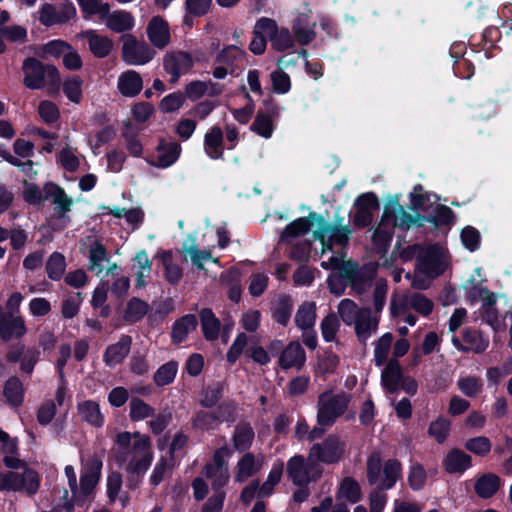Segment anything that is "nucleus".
<instances>
[{"instance_id": "nucleus-1", "label": "nucleus", "mask_w": 512, "mask_h": 512, "mask_svg": "<svg viewBox=\"0 0 512 512\" xmlns=\"http://www.w3.org/2000/svg\"><path fill=\"white\" fill-rule=\"evenodd\" d=\"M23 84L30 90L43 89L48 86L51 91H58L61 78L58 69L52 64H44L35 57H27L22 64Z\"/></svg>"}, {"instance_id": "nucleus-2", "label": "nucleus", "mask_w": 512, "mask_h": 512, "mask_svg": "<svg viewBox=\"0 0 512 512\" xmlns=\"http://www.w3.org/2000/svg\"><path fill=\"white\" fill-rule=\"evenodd\" d=\"M346 451V443L337 434H329L322 442L314 443L309 449L311 468L315 466L323 471L320 463L337 464L343 458Z\"/></svg>"}, {"instance_id": "nucleus-3", "label": "nucleus", "mask_w": 512, "mask_h": 512, "mask_svg": "<svg viewBox=\"0 0 512 512\" xmlns=\"http://www.w3.org/2000/svg\"><path fill=\"white\" fill-rule=\"evenodd\" d=\"M350 395L341 392L331 394L323 392L317 401V424L320 426H333L337 419L343 416L348 409Z\"/></svg>"}, {"instance_id": "nucleus-4", "label": "nucleus", "mask_w": 512, "mask_h": 512, "mask_svg": "<svg viewBox=\"0 0 512 512\" xmlns=\"http://www.w3.org/2000/svg\"><path fill=\"white\" fill-rule=\"evenodd\" d=\"M286 474L295 486H308L321 478L322 470L315 466L311 468L309 455L305 460L303 455L296 454L287 461Z\"/></svg>"}, {"instance_id": "nucleus-5", "label": "nucleus", "mask_w": 512, "mask_h": 512, "mask_svg": "<svg viewBox=\"0 0 512 512\" xmlns=\"http://www.w3.org/2000/svg\"><path fill=\"white\" fill-rule=\"evenodd\" d=\"M318 218V230L314 231L315 239L319 240L325 247L328 245L330 248L333 244L345 246L349 242L350 235L352 233L348 225L342 226V218L339 219L337 225L326 222L325 218L313 212L312 216Z\"/></svg>"}, {"instance_id": "nucleus-6", "label": "nucleus", "mask_w": 512, "mask_h": 512, "mask_svg": "<svg viewBox=\"0 0 512 512\" xmlns=\"http://www.w3.org/2000/svg\"><path fill=\"white\" fill-rule=\"evenodd\" d=\"M263 108H260L250 126V130L257 135L269 139L275 130V120L280 115V107L272 96L262 101Z\"/></svg>"}, {"instance_id": "nucleus-7", "label": "nucleus", "mask_w": 512, "mask_h": 512, "mask_svg": "<svg viewBox=\"0 0 512 512\" xmlns=\"http://www.w3.org/2000/svg\"><path fill=\"white\" fill-rule=\"evenodd\" d=\"M122 59L129 65H144L150 62L156 52L146 42H139L132 34H123L121 36Z\"/></svg>"}, {"instance_id": "nucleus-8", "label": "nucleus", "mask_w": 512, "mask_h": 512, "mask_svg": "<svg viewBox=\"0 0 512 512\" xmlns=\"http://www.w3.org/2000/svg\"><path fill=\"white\" fill-rule=\"evenodd\" d=\"M43 192L47 194L48 199H52V204L55 205L53 218L63 220L64 223L61 227H52L53 230H61L70 222L67 213L71 210L73 199L67 195L64 188L59 186L53 181H47L43 185Z\"/></svg>"}, {"instance_id": "nucleus-9", "label": "nucleus", "mask_w": 512, "mask_h": 512, "mask_svg": "<svg viewBox=\"0 0 512 512\" xmlns=\"http://www.w3.org/2000/svg\"><path fill=\"white\" fill-rule=\"evenodd\" d=\"M76 16V8L70 0H66L57 8L50 3H44L39 9V22L51 27L58 24H65Z\"/></svg>"}, {"instance_id": "nucleus-10", "label": "nucleus", "mask_w": 512, "mask_h": 512, "mask_svg": "<svg viewBox=\"0 0 512 512\" xmlns=\"http://www.w3.org/2000/svg\"><path fill=\"white\" fill-rule=\"evenodd\" d=\"M193 65L192 55L186 51L168 52L163 58V68L171 76V83H176L183 73L192 69Z\"/></svg>"}, {"instance_id": "nucleus-11", "label": "nucleus", "mask_w": 512, "mask_h": 512, "mask_svg": "<svg viewBox=\"0 0 512 512\" xmlns=\"http://www.w3.org/2000/svg\"><path fill=\"white\" fill-rule=\"evenodd\" d=\"M155 150L157 156L147 162L153 167L166 169L178 161L182 147L177 141L167 142L166 139L160 138Z\"/></svg>"}, {"instance_id": "nucleus-12", "label": "nucleus", "mask_w": 512, "mask_h": 512, "mask_svg": "<svg viewBox=\"0 0 512 512\" xmlns=\"http://www.w3.org/2000/svg\"><path fill=\"white\" fill-rule=\"evenodd\" d=\"M27 333V327L21 316L6 315L0 305V339L9 342L20 339Z\"/></svg>"}, {"instance_id": "nucleus-13", "label": "nucleus", "mask_w": 512, "mask_h": 512, "mask_svg": "<svg viewBox=\"0 0 512 512\" xmlns=\"http://www.w3.org/2000/svg\"><path fill=\"white\" fill-rule=\"evenodd\" d=\"M146 33L151 44L158 49H164L171 40L170 27L162 16H154L146 27Z\"/></svg>"}, {"instance_id": "nucleus-14", "label": "nucleus", "mask_w": 512, "mask_h": 512, "mask_svg": "<svg viewBox=\"0 0 512 512\" xmlns=\"http://www.w3.org/2000/svg\"><path fill=\"white\" fill-rule=\"evenodd\" d=\"M102 460L97 456L89 458L81 472L79 489L84 494H92L101 477Z\"/></svg>"}, {"instance_id": "nucleus-15", "label": "nucleus", "mask_w": 512, "mask_h": 512, "mask_svg": "<svg viewBox=\"0 0 512 512\" xmlns=\"http://www.w3.org/2000/svg\"><path fill=\"white\" fill-rule=\"evenodd\" d=\"M442 467L448 474H463L472 467V457L459 448H452L444 457Z\"/></svg>"}, {"instance_id": "nucleus-16", "label": "nucleus", "mask_w": 512, "mask_h": 512, "mask_svg": "<svg viewBox=\"0 0 512 512\" xmlns=\"http://www.w3.org/2000/svg\"><path fill=\"white\" fill-rule=\"evenodd\" d=\"M132 344V337L130 335L123 334L118 342L108 345L104 354L103 361L109 367H115L121 364L124 359L128 356Z\"/></svg>"}, {"instance_id": "nucleus-17", "label": "nucleus", "mask_w": 512, "mask_h": 512, "mask_svg": "<svg viewBox=\"0 0 512 512\" xmlns=\"http://www.w3.org/2000/svg\"><path fill=\"white\" fill-rule=\"evenodd\" d=\"M417 262L420 271L431 279L439 277L445 271L440 255L435 248H429L418 257Z\"/></svg>"}, {"instance_id": "nucleus-18", "label": "nucleus", "mask_w": 512, "mask_h": 512, "mask_svg": "<svg viewBox=\"0 0 512 512\" xmlns=\"http://www.w3.org/2000/svg\"><path fill=\"white\" fill-rule=\"evenodd\" d=\"M2 395L10 408H19L24 403L25 389L21 379L10 376L3 384Z\"/></svg>"}, {"instance_id": "nucleus-19", "label": "nucleus", "mask_w": 512, "mask_h": 512, "mask_svg": "<svg viewBox=\"0 0 512 512\" xmlns=\"http://www.w3.org/2000/svg\"><path fill=\"white\" fill-rule=\"evenodd\" d=\"M306 360L305 350L297 341L290 342L280 353L279 366L288 370L292 367L301 368Z\"/></svg>"}, {"instance_id": "nucleus-20", "label": "nucleus", "mask_w": 512, "mask_h": 512, "mask_svg": "<svg viewBox=\"0 0 512 512\" xmlns=\"http://www.w3.org/2000/svg\"><path fill=\"white\" fill-rule=\"evenodd\" d=\"M204 152L212 160L224 159L223 131L213 126L204 135Z\"/></svg>"}, {"instance_id": "nucleus-21", "label": "nucleus", "mask_w": 512, "mask_h": 512, "mask_svg": "<svg viewBox=\"0 0 512 512\" xmlns=\"http://www.w3.org/2000/svg\"><path fill=\"white\" fill-rule=\"evenodd\" d=\"M313 212H310L307 217H300L286 225L280 234V240L284 243H289L292 239L306 234L314 222L318 223L317 217H311Z\"/></svg>"}, {"instance_id": "nucleus-22", "label": "nucleus", "mask_w": 512, "mask_h": 512, "mask_svg": "<svg viewBox=\"0 0 512 512\" xmlns=\"http://www.w3.org/2000/svg\"><path fill=\"white\" fill-rule=\"evenodd\" d=\"M502 485V479L495 473L488 472L479 476L474 484V491L481 499L493 497Z\"/></svg>"}, {"instance_id": "nucleus-23", "label": "nucleus", "mask_w": 512, "mask_h": 512, "mask_svg": "<svg viewBox=\"0 0 512 512\" xmlns=\"http://www.w3.org/2000/svg\"><path fill=\"white\" fill-rule=\"evenodd\" d=\"M418 217L422 222L431 223L435 228L447 227L450 229L456 222L454 211L444 204H437L432 214L418 215Z\"/></svg>"}, {"instance_id": "nucleus-24", "label": "nucleus", "mask_w": 512, "mask_h": 512, "mask_svg": "<svg viewBox=\"0 0 512 512\" xmlns=\"http://www.w3.org/2000/svg\"><path fill=\"white\" fill-rule=\"evenodd\" d=\"M403 375L402 367L398 360H390L381 374V384L384 390L390 394L396 393Z\"/></svg>"}, {"instance_id": "nucleus-25", "label": "nucleus", "mask_w": 512, "mask_h": 512, "mask_svg": "<svg viewBox=\"0 0 512 512\" xmlns=\"http://www.w3.org/2000/svg\"><path fill=\"white\" fill-rule=\"evenodd\" d=\"M155 257L160 260L164 267L166 281L172 286L178 285L183 277V270L178 264L173 263L172 251L159 249Z\"/></svg>"}, {"instance_id": "nucleus-26", "label": "nucleus", "mask_w": 512, "mask_h": 512, "mask_svg": "<svg viewBox=\"0 0 512 512\" xmlns=\"http://www.w3.org/2000/svg\"><path fill=\"white\" fill-rule=\"evenodd\" d=\"M402 464L396 458L388 459L383 464V479L377 483L380 491L390 490L395 487L397 481L402 477Z\"/></svg>"}, {"instance_id": "nucleus-27", "label": "nucleus", "mask_w": 512, "mask_h": 512, "mask_svg": "<svg viewBox=\"0 0 512 512\" xmlns=\"http://www.w3.org/2000/svg\"><path fill=\"white\" fill-rule=\"evenodd\" d=\"M117 86L123 96L135 97L143 88V80L138 72L127 70L119 76Z\"/></svg>"}, {"instance_id": "nucleus-28", "label": "nucleus", "mask_w": 512, "mask_h": 512, "mask_svg": "<svg viewBox=\"0 0 512 512\" xmlns=\"http://www.w3.org/2000/svg\"><path fill=\"white\" fill-rule=\"evenodd\" d=\"M235 469L234 481L236 483H243L260 471L261 464L256 461V457L252 452H245L238 460Z\"/></svg>"}, {"instance_id": "nucleus-29", "label": "nucleus", "mask_w": 512, "mask_h": 512, "mask_svg": "<svg viewBox=\"0 0 512 512\" xmlns=\"http://www.w3.org/2000/svg\"><path fill=\"white\" fill-rule=\"evenodd\" d=\"M87 38L89 50L94 57L102 59L107 57L113 49V41L107 36L98 34L94 30H89L85 33Z\"/></svg>"}, {"instance_id": "nucleus-30", "label": "nucleus", "mask_w": 512, "mask_h": 512, "mask_svg": "<svg viewBox=\"0 0 512 512\" xmlns=\"http://www.w3.org/2000/svg\"><path fill=\"white\" fill-rule=\"evenodd\" d=\"M254 437L255 432L250 423H239L236 425L232 436L234 449L239 453L248 451L253 444Z\"/></svg>"}, {"instance_id": "nucleus-31", "label": "nucleus", "mask_w": 512, "mask_h": 512, "mask_svg": "<svg viewBox=\"0 0 512 512\" xmlns=\"http://www.w3.org/2000/svg\"><path fill=\"white\" fill-rule=\"evenodd\" d=\"M198 326V319L194 314H186L178 318L172 325L171 339L174 344L182 343Z\"/></svg>"}, {"instance_id": "nucleus-32", "label": "nucleus", "mask_w": 512, "mask_h": 512, "mask_svg": "<svg viewBox=\"0 0 512 512\" xmlns=\"http://www.w3.org/2000/svg\"><path fill=\"white\" fill-rule=\"evenodd\" d=\"M77 408L83 421L96 428H101L104 425L105 418L100 411V405L96 401L85 400L78 403Z\"/></svg>"}, {"instance_id": "nucleus-33", "label": "nucleus", "mask_w": 512, "mask_h": 512, "mask_svg": "<svg viewBox=\"0 0 512 512\" xmlns=\"http://www.w3.org/2000/svg\"><path fill=\"white\" fill-rule=\"evenodd\" d=\"M203 336L207 341H215L219 337L221 322L211 308H203L199 313Z\"/></svg>"}, {"instance_id": "nucleus-34", "label": "nucleus", "mask_w": 512, "mask_h": 512, "mask_svg": "<svg viewBox=\"0 0 512 512\" xmlns=\"http://www.w3.org/2000/svg\"><path fill=\"white\" fill-rule=\"evenodd\" d=\"M135 25L134 17L130 12L117 10L108 15L106 26L115 33H124L133 29Z\"/></svg>"}, {"instance_id": "nucleus-35", "label": "nucleus", "mask_w": 512, "mask_h": 512, "mask_svg": "<svg viewBox=\"0 0 512 512\" xmlns=\"http://www.w3.org/2000/svg\"><path fill=\"white\" fill-rule=\"evenodd\" d=\"M292 311L293 301L291 296L282 294L271 308L272 319L279 325L286 327L289 324Z\"/></svg>"}, {"instance_id": "nucleus-36", "label": "nucleus", "mask_w": 512, "mask_h": 512, "mask_svg": "<svg viewBox=\"0 0 512 512\" xmlns=\"http://www.w3.org/2000/svg\"><path fill=\"white\" fill-rule=\"evenodd\" d=\"M225 386L223 381H215L204 387L199 404L206 409L216 406L224 396Z\"/></svg>"}, {"instance_id": "nucleus-37", "label": "nucleus", "mask_w": 512, "mask_h": 512, "mask_svg": "<svg viewBox=\"0 0 512 512\" xmlns=\"http://www.w3.org/2000/svg\"><path fill=\"white\" fill-rule=\"evenodd\" d=\"M316 322V304L315 302L305 301L297 309L295 315V325L301 330L312 329Z\"/></svg>"}, {"instance_id": "nucleus-38", "label": "nucleus", "mask_w": 512, "mask_h": 512, "mask_svg": "<svg viewBox=\"0 0 512 512\" xmlns=\"http://www.w3.org/2000/svg\"><path fill=\"white\" fill-rule=\"evenodd\" d=\"M462 338L468 352L481 354L489 346V339L484 337L482 333L476 329L465 328L462 333Z\"/></svg>"}, {"instance_id": "nucleus-39", "label": "nucleus", "mask_w": 512, "mask_h": 512, "mask_svg": "<svg viewBox=\"0 0 512 512\" xmlns=\"http://www.w3.org/2000/svg\"><path fill=\"white\" fill-rule=\"evenodd\" d=\"M361 487L353 477H345L339 486L337 499L344 498L349 503L355 504L361 500Z\"/></svg>"}, {"instance_id": "nucleus-40", "label": "nucleus", "mask_w": 512, "mask_h": 512, "mask_svg": "<svg viewBox=\"0 0 512 512\" xmlns=\"http://www.w3.org/2000/svg\"><path fill=\"white\" fill-rule=\"evenodd\" d=\"M65 256L60 252H53L47 259L45 270L49 279L59 281L66 270Z\"/></svg>"}, {"instance_id": "nucleus-41", "label": "nucleus", "mask_w": 512, "mask_h": 512, "mask_svg": "<svg viewBox=\"0 0 512 512\" xmlns=\"http://www.w3.org/2000/svg\"><path fill=\"white\" fill-rule=\"evenodd\" d=\"M178 372V362L170 360L161 365L153 375V381L156 386L163 387L174 382Z\"/></svg>"}, {"instance_id": "nucleus-42", "label": "nucleus", "mask_w": 512, "mask_h": 512, "mask_svg": "<svg viewBox=\"0 0 512 512\" xmlns=\"http://www.w3.org/2000/svg\"><path fill=\"white\" fill-rule=\"evenodd\" d=\"M149 304L137 297H132L126 306L124 319L129 323H136L144 318L149 311Z\"/></svg>"}, {"instance_id": "nucleus-43", "label": "nucleus", "mask_w": 512, "mask_h": 512, "mask_svg": "<svg viewBox=\"0 0 512 512\" xmlns=\"http://www.w3.org/2000/svg\"><path fill=\"white\" fill-rule=\"evenodd\" d=\"M129 417L138 422L155 415V409L139 397H132L129 403Z\"/></svg>"}, {"instance_id": "nucleus-44", "label": "nucleus", "mask_w": 512, "mask_h": 512, "mask_svg": "<svg viewBox=\"0 0 512 512\" xmlns=\"http://www.w3.org/2000/svg\"><path fill=\"white\" fill-rule=\"evenodd\" d=\"M338 314L346 325L351 326L364 314V308L359 309L353 300L345 298L338 305Z\"/></svg>"}, {"instance_id": "nucleus-45", "label": "nucleus", "mask_w": 512, "mask_h": 512, "mask_svg": "<svg viewBox=\"0 0 512 512\" xmlns=\"http://www.w3.org/2000/svg\"><path fill=\"white\" fill-rule=\"evenodd\" d=\"M107 250L99 241L95 240L89 247V270L100 274L103 271V261H107Z\"/></svg>"}, {"instance_id": "nucleus-46", "label": "nucleus", "mask_w": 512, "mask_h": 512, "mask_svg": "<svg viewBox=\"0 0 512 512\" xmlns=\"http://www.w3.org/2000/svg\"><path fill=\"white\" fill-rule=\"evenodd\" d=\"M392 238L393 232L391 230L382 228L381 225H379L374 230L371 241L376 250V253L381 257H385L387 255Z\"/></svg>"}, {"instance_id": "nucleus-47", "label": "nucleus", "mask_w": 512, "mask_h": 512, "mask_svg": "<svg viewBox=\"0 0 512 512\" xmlns=\"http://www.w3.org/2000/svg\"><path fill=\"white\" fill-rule=\"evenodd\" d=\"M383 469L382 456L379 451H373L366 461V476L370 485H376L381 477Z\"/></svg>"}, {"instance_id": "nucleus-48", "label": "nucleus", "mask_w": 512, "mask_h": 512, "mask_svg": "<svg viewBox=\"0 0 512 512\" xmlns=\"http://www.w3.org/2000/svg\"><path fill=\"white\" fill-rule=\"evenodd\" d=\"M458 389L467 397L474 398L483 390V381L480 377L466 376L457 381Z\"/></svg>"}, {"instance_id": "nucleus-49", "label": "nucleus", "mask_w": 512, "mask_h": 512, "mask_svg": "<svg viewBox=\"0 0 512 512\" xmlns=\"http://www.w3.org/2000/svg\"><path fill=\"white\" fill-rule=\"evenodd\" d=\"M355 326V333L357 335L358 341L366 345V341L371 335V310L370 308L366 307L364 308V314L360 316L356 322L353 323Z\"/></svg>"}, {"instance_id": "nucleus-50", "label": "nucleus", "mask_w": 512, "mask_h": 512, "mask_svg": "<svg viewBox=\"0 0 512 512\" xmlns=\"http://www.w3.org/2000/svg\"><path fill=\"white\" fill-rule=\"evenodd\" d=\"M451 422L450 420L438 417L432 421L428 427V434L433 437L437 443L442 444L446 441L450 433Z\"/></svg>"}, {"instance_id": "nucleus-51", "label": "nucleus", "mask_w": 512, "mask_h": 512, "mask_svg": "<svg viewBox=\"0 0 512 512\" xmlns=\"http://www.w3.org/2000/svg\"><path fill=\"white\" fill-rule=\"evenodd\" d=\"M464 447L476 456L486 457L492 449V443L486 436H477L467 439Z\"/></svg>"}, {"instance_id": "nucleus-52", "label": "nucleus", "mask_w": 512, "mask_h": 512, "mask_svg": "<svg viewBox=\"0 0 512 512\" xmlns=\"http://www.w3.org/2000/svg\"><path fill=\"white\" fill-rule=\"evenodd\" d=\"M393 341V335L389 332L383 334L376 342L374 349V361L376 366H383L388 358V353Z\"/></svg>"}, {"instance_id": "nucleus-53", "label": "nucleus", "mask_w": 512, "mask_h": 512, "mask_svg": "<svg viewBox=\"0 0 512 512\" xmlns=\"http://www.w3.org/2000/svg\"><path fill=\"white\" fill-rule=\"evenodd\" d=\"M340 328L338 316L334 312L328 313L320 324L321 334L325 342H332Z\"/></svg>"}, {"instance_id": "nucleus-54", "label": "nucleus", "mask_w": 512, "mask_h": 512, "mask_svg": "<svg viewBox=\"0 0 512 512\" xmlns=\"http://www.w3.org/2000/svg\"><path fill=\"white\" fill-rule=\"evenodd\" d=\"M219 424L214 411L199 410L192 419V426L202 432L209 431Z\"/></svg>"}, {"instance_id": "nucleus-55", "label": "nucleus", "mask_w": 512, "mask_h": 512, "mask_svg": "<svg viewBox=\"0 0 512 512\" xmlns=\"http://www.w3.org/2000/svg\"><path fill=\"white\" fill-rule=\"evenodd\" d=\"M83 81L79 76H72L65 79L63 83V93L71 102L79 104L82 100Z\"/></svg>"}, {"instance_id": "nucleus-56", "label": "nucleus", "mask_w": 512, "mask_h": 512, "mask_svg": "<svg viewBox=\"0 0 512 512\" xmlns=\"http://www.w3.org/2000/svg\"><path fill=\"white\" fill-rule=\"evenodd\" d=\"M219 424L223 422H234L236 420L237 403L233 399H228L217 404L214 410Z\"/></svg>"}, {"instance_id": "nucleus-57", "label": "nucleus", "mask_w": 512, "mask_h": 512, "mask_svg": "<svg viewBox=\"0 0 512 512\" xmlns=\"http://www.w3.org/2000/svg\"><path fill=\"white\" fill-rule=\"evenodd\" d=\"M501 37V31L495 26H489L482 32L479 45H481V50L485 51L486 58L492 57L490 49L497 48L496 43L500 41Z\"/></svg>"}, {"instance_id": "nucleus-58", "label": "nucleus", "mask_w": 512, "mask_h": 512, "mask_svg": "<svg viewBox=\"0 0 512 512\" xmlns=\"http://www.w3.org/2000/svg\"><path fill=\"white\" fill-rule=\"evenodd\" d=\"M427 480V474L424 466L420 463H414L410 466L408 472V485L413 491L423 489Z\"/></svg>"}, {"instance_id": "nucleus-59", "label": "nucleus", "mask_w": 512, "mask_h": 512, "mask_svg": "<svg viewBox=\"0 0 512 512\" xmlns=\"http://www.w3.org/2000/svg\"><path fill=\"white\" fill-rule=\"evenodd\" d=\"M460 239L463 246L470 252L479 250L481 245L480 232L473 226H465L460 233Z\"/></svg>"}, {"instance_id": "nucleus-60", "label": "nucleus", "mask_w": 512, "mask_h": 512, "mask_svg": "<svg viewBox=\"0 0 512 512\" xmlns=\"http://www.w3.org/2000/svg\"><path fill=\"white\" fill-rule=\"evenodd\" d=\"M272 90L276 94H286L291 90L290 76L282 68L274 70L270 74Z\"/></svg>"}, {"instance_id": "nucleus-61", "label": "nucleus", "mask_w": 512, "mask_h": 512, "mask_svg": "<svg viewBox=\"0 0 512 512\" xmlns=\"http://www.w3.org/2000/svg\"><path fill=\"white\" fill-rule=\"evenodd\" d=\"M271 46L277 52L286 51L294 46V39L287 28H278L272 37Z\"/></svg>"}, {"instance_id": "nucleus-62", "label": "nucleus", "mask_w": 512, "mask_h": 512, "mask_svg": "<svg viewBox=\"0 0 512 512\" xmlns=\"http://www.w3.org/2000/svg\"><path fill=\"white\" fill-rule=\"evenodd\" d=\"M185 96L180 91L166 95L159 103V109L163 113H172L179 110L184 104Z\"/></svg>"}, {"instance_id": "nucleus-63", "label": "nucleus", "mask_w": 512, "mask_h": 512, "mask_svg": "<svg viewBox=\"0 0 512 512\" xmlns=\"http://www.w3.org/2000/svg\"><path fill=\"white\" fill-rule=\"evenodd\" d=\"M38 113L46 124H54L60 118L58 106L49 100H43L39 103Z\"/></svg>"}, {"instance_id": "nucleus-64", "label": "nucleus", "mask_w": 512, "mask_h": 512, "mask_svg": "<svg viewBox=\"0 0 512 512\" xmlns=\"http://www.w3.org/2000/svg\"><path fill=\"white\" fill-rule=\"evenodd\" d=\"M410 307L422 316L427 317L432 313L434 303L421 293H413L410 296Z\"/></svg>"}]
</instances>
